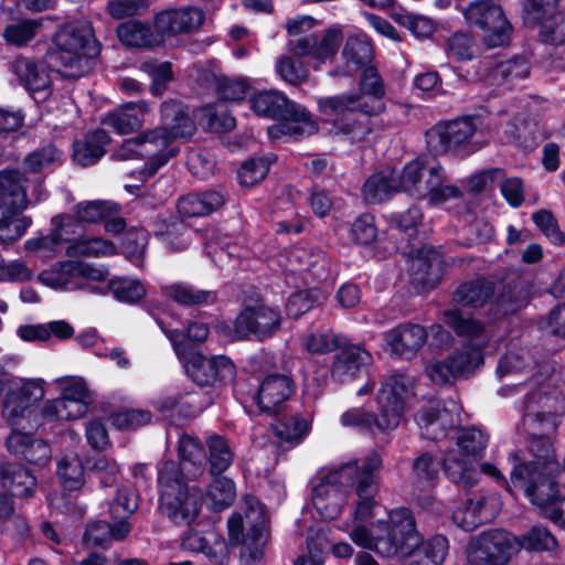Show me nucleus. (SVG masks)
I'll use <instances>...</instances> for the list:
<instances>
[{
	"mask_svg": "<svg viewBox=\"0 0 565 565\" xmlns=\"http://www.w3.org/2000/svg\"><path fill=\"white\" fill-rule=\"evenodd\" d=\"M349 535L356 545L382 557H408L405 565H441L449 547L443 535L424 541L406 508L391 510L386 520H377L370 529L358 524Z\"/></svg>",
	"mask_w": 565,
	"mask_h": 565,
	"instance_id": "nucleus-1",
	"label": "nucleus"
},
{
	"mask_svg": "<svg viewBox=\"0 0 565 565\" xmlns=\"http://www.w3.org/2000/svg\"><path fill=\"white\" fill-rule=\"evenodd\" d=\"M382 457L371 451L361 460H355L329 471L312 489V503L326 520L335 519L347 501V495L354 493L356 499L353 513L354 521L371 519L377 505L379 472Z\"/></svg>",
	"mask_w": 565,
	"mask_h": 565,
	"instance_id": "nucleus-2",
	"label": "nucleus"
},
{
	"mask_svg": "<svg viewBox=\"0 0 565 565\" xmlns=\"http://www.w3.org/2000/svg\"><path fill=\"white\" fill-rule=\"evenodd\" d=\"M359 93H343L318 100L323 120L331 131L343 135L352 142L362 141L372 130L370 117L385 110V85L377 70L363 68Z\"/></svg>",
	"mask_w": 565,
	"mask_h": 565,
	"instance_id": "nucleus-3",
	"label": "nucleus"
},
{
	"mask_svg": "<svg viewBox=\"0 0 565 565\" xmlns=\"http://www.w3.org/2000/svg\"><path fill=\"white\" fill-rule=\"evenodd\" d=\"M411 393L412 381L408 376L402 373L391 374L382 382L377 392V414L363 407H352L341 414L340 424L362 434H387L398 427Z\"/></svg>",
	"mask_w": 565,
	"mask_h": 565,
	"instance_id": "nucleus-4",
	"label": "nucleus"
},
{
	"mask_svg": "<svg viewBox=\"0 0 565 565\" xmlns=\"http://www.w3.org/2000/svg\"><path fill=\"white\" fill-rule=\"evenodd\" d=\"M97 53L92 25L77 21L66 23L55 32L47 57L63 76L77 78L84 74L88 60Z\"/></svg>",
	"mask_w": 565,
	"mask_h": 565,
	"instance_id": "nucleus-5",
	"label": "nucleus"
},
{
	"mask_svg": "<svg viewBox=\"0 0 565 565\" xmlns=\"http://www.w3.org/2000/svg\"><path fill=\"white\" fill-rule=\"evenodd\" d=\"M159 510L178 525H189L198 518L202 507V491L189 487L180 477L177 462L166 460L158 472Z\"/></svg>",
	"mask_w": 565,
	"mask_h": 565,
	"instance_id": "nucleus-6",
	"label": "nucleus"
},
{
	"mask_svg": "<svg viewBox=\"0 0 565 565\" xmlns=\"http://www.w3.org/2000/svg\"><path fill=\"white\" fill-rule=\"evenodd\" d=\"M455 449L445 454L443 468L447 478L462 489L473 487L479 479L476 462L488 447L489 435L477 427H463L456 433Z\"/></svg>",
	"mask_w": 565,
	"mask_h": 565,
	"instance_id": "nucleus-7",
	"label": "nucleus"
},
{
	"mask_svg": "<svg viewBox=\"0 0 565 565\" xmlns=\"http://www.w3.org/2000/svg\"><path fill=\"white\" fill-rule=\"evenodd\" d=\"M158 324L170 340L179 360L185 363L186 372L195 383L205 386L217 382L226 384L234 380L236 369L227 356L206 358L199 352H192L182 331L168 329L161 321Z\"/></svg>",
	"mask_w": 565,
	"mask_h": 565,
	"instance_id": "nucleus-8",
	"label": "nucleus"
},
{
	"mask_svg": "<svg viewBox=\"0 0 565 565\" xmlns=\"http://www.w3.org/2000/svg\"><path fill=\"white\" fill-rule=\"evenodd\" d=\"M398 180L402 191L417 199L428 198L431 204H440L461 195L456 185L446 182L444 170L435 160L417 158L411 161L404 167Z\"/></svg>",
	"mask_w": 565,
	"mask_h": 565,
	"instance_id": "nucleus-9",
	"label": "nucleus"
},
{
	"mask_svg": "<svg viewBox=\"0 0 565 565\" xmlns=\"http://www.w3.org/2000/svg\"><path fill=\"white\" fill-rule=\"evenodd\" d=\"M45 395L42 380H25L11 388L4 397L2 417L12 430L36 431L44 423L36 407Z\"/></svg>",
	"mask_w": 565,
	"mask_h": 565,
	"instance_id": "nucleus-10",
	"label": "nucleus"
},
{
	"mask_svg": "<svg viewBox=\"0 0 565 565\" xmlns=\"http://www.w3.org/2000/svg\"><path fill=\"white\" fill-rule=\"evenodd\" d=\"M561 473L551 469L535 470L531 466H514L511 480L515 487L524 489L530 502L535 505L544 518L557 504L559 497L556 478Z\"/></svg>",
	"mask_w": 565,
	"mask_h": 565,
	"instance_id": "nucleus-11",
	"label": "nucleus"
},
{
	"mask_svg": "<svg viewBox=\"0 0 565 565\" xmlns=\"http://www.w3.org/2000/svg\"><path fill=\"white\" fill-rule=\"evenodd\" d=\"M482 364V344L469 341L457 348L446 359L429 362L425 372L433 383L445 385L473 375Z\"/></svg>",
	"mask_w": 565,
	"mask_h": 565,
	"instance_id": "nucleus-12",
	"label": "nucleus"
},
{
	"mask_svg": "<svg viewBox=\"0 0 565 565\" xmlns=\"http://www.w3.org/2000/svg\"><path fill=\"white\" fill-rule=\"evenodd\" d=\"M462 14L469 25L482 31L483 42L488 47L502 46L509 42L512 25L502 8L494 2L472 1L462 10Z\"/></svg>",
	"mask_w": 565,
	"mask_h": 565,
	"instance_id": "nucleus-13",
	"label": "nucleus"
},
{
	"mask_svg": "<svg viewBox=\"0 0 565 565\" xmlns=\"http://www.w3.org/2000/svg\"><path fill=\"white\" fill-rule=\"evenodd\" d=\"M40 177L28 179L20 171L0 172V217L12 216L42 199Z\"/></svg>",
	"mask_w": 565,
	"mask_h": 565,
	"instance_id": "nucleus-14",
	"label": "nucleus"
},
{
	"mask_svg": "<svg viewBox=\"0 0 565 565\" xmlns=\"http://www.w3.org/2000/svg\"><path fill=\"white\" fill-rule=\"evenodd\" d=\"M565 413V396L556 390L531 392L524 399L523 424L526 429L553 433Z\"/></svg>",
	"mask_w": 565,
	"mask_h": 565,
	"instance_id": "nucleus-15",
	"label": "nucleus"
},
{
	"mask_svg": "<svg viewBox=\"0 0 565 565\" xmlns=\"http://www.w3.org/2000/svg\"><path fill=\"white\" fill-rule=\"evenodd\" d=\"M513 550L509 533L502 530L486 531L467 543L463 565H508Z\"/></svg>",
	"mask_w": 565,
	"mask_h": 565,
	"instance_id": "nucleus-16",
	"label": "nucleus"
},
{
	"mask_svg": "<svg viewBox=\"0 0 565 565\" xmlns=\"http://www.w3.org/2000/svg\"><path fill=\"white\" fill-rule=\"evenodd\" d=\"M108 270L104 267H95L89 264L66 260L54 265L51 269L43 270L39 280L51 288L73 290L84 288L90 292H97L98 288L83 280L103 281L107 278Z\"/></svg>",
	"mask_w": 565,
	"mask_h": 565,
	"instance_id": "nucleus-17",
	"label": "nucleus"
},
{
	"mask_svg": "<svg viewBox=\"0 0 565 565\" xmlns=\"http://www.w3.org/2000/svg\"><path fill=\"white\" fill-rule=\"evenodd\" d=\"M476 130L477 126L470 117L438 122L427 131V143L437 153L461 150L470 153L476 150L470 145Z\"/></svg>",
	"mask_w": 565,
	"mask_h": 565,
	"instance_id": "nucleus-18",
	"label": "nucleus"
},
{
	"mask_svg": "<svg viewBox=\"0 0 565 565\" xmlns=\"http://www.w3.org/2000/svg\"><path fill=\"white\" fill-rule=\"evenodd\" d=\"M343 34L340 29L330 28L320 34H309L288 42V50L298 57L308 56L312 60V67L320 70L321 65L335 56Z\"/></svg>",
	"mask_w": 565,
	"mask_h": 565,
	"instance_id": "nucleus-19",
	"label": "nucleus"
},
{
	"mask_svg": "<svg viewBox=\"0 0 565 565\" xmlns=\"http://www.w3.org/2000/svg\"><path fill=\"white\" fill-rule=\"evenodd\" d=\"M281 324L280 312L271 307L258 305L245 308L236 318L234 332L238 339L270 338Z\"/></svg>",
	"mask_w": 565,
	"mask_h": 565,
	"instance_id": "nucleus-20",
	"label": "nucleus"
},
{
	"mask_svg": "<svg viewBox=\"0 0 565 565\" xmlns=\"http://www.w3.org/2000/svg\"><path fill=\"white\" fill-rule=\"evenodd\" d=\"M451 408L438 399L428 401L417 413L415 420L422 436L429 440L444 438L447 430L455 426L457 406L450 402Z\"/></svg>",
	"mask_w": 565,
	"mask_h": 565,
	"instance_id": "nucleus-21",
	"label": "nucleus"
},
{
	"mask_svg": "<svg viewBox=\"0 0 565 565\" xmlns=\"http://www.w3.org/2000/svg\"><path fill=\"white\" fill-rule=\"evenodd\" d=\"M138 137L141 142L143 156L148 158L145 168L138 172L143 180L156 174L162 166L175 156V151L169 148L172 140L168 131L162 129V127L147 130Z\"/></svg>",
	"mask_w": 565,
	"mask_h": 565,
	"instance_id": "nucleus-22",
	"label": "nucleus"
},
{
	"mask_svg": "<svg viewBox=\"0 0 565 565\" xmlns=\"http://www.w3.org/2000/svg\"><path fill=\"white\" fill-rule=\"evenodd\" d=\"M529 438V455L531 458H525L518 451L511 452L509 459L513 461L514 466H531L536 471L541 469H551V471H558L559 465L556 460L555 449L548 437L550 433H535L526 429Z\"/></svg>",
	"mask_w": 565,
	"mask_h": 565,
	"instance_id": "nucleus-23",
	"label": "nucleus"
},
{
	"mask_svg": "<svg viewBox=\"0 0 565 565\" xmlns=\"http://www.w3.org/2000/svg\"><path fill=\"white\" fill-rule=\"evenodd\" d=\"M204 12L196 7L168 9L157 14L154 26L162 36L198 30L204 22Z\"/></svg>",
	"mask_w": 565,
	"mask_h": 565,
	"instance_id": "nucleus-24",
	"label": "nucleus"
},
{
	"mask_svg": "<svg viewBox=\"0 0 565 565\" xmlns=\"http://www.w3.org/2000/svg\"><path fill=\"white\" fill-rule=\"evenodd\" d=\"M341 55L344 64L331 71V76H352L365 68L373 58L374 50L366 35L356 34L345 40Z\"/></svg>",
	"mask_w": 565,
	"mask_h": 565,
	"instance_id": "nucleus-25",
	"label": "nucleus"
},
{
	"mask_svg": "<svg viewBox=\"0 0 565 565\" xmlns=\"http://www.w3.org/2000/svg\"><path fill=\"white\" fill-rule=\"evenodd\" d=\"M9 70L30 93L42 94V98L50 94L51 77L43 63L18 56L9 63Z\"/></svg>",
	"mask_w": 565,
	"mask_h": 565,
	"instance_id": "nucleus-26",
	"label": "nucleus"
},
{
	"mask_svg": "<svg viewBox=\"0 0 565 565\" xmlns=\"http://www.w3.org/2000/svg\"><path fill=\"white\" fill-rule=\"evenodd\" d=\"M291 393L292 382L288 376L271 374L260 383L256 402L262 412L276 415L285 409Z\"/></svg>",
	"mask_w": 565,
	"mask_h": 565,
	"instance_id": "nucleus-27",
	"label": "nucleus"
},
{
	"mask_svg": "<svg viewBox=\"0 0 565 565\" xmlns=\"http://www.w3.org/2000/svg\"><path fill=\"white\" fill-rule=\"evenodd\" d=\"M35 431L12 430L6 440L7 449L30 463L45 466L52 457L50 445L43 439L33 438Z\"/></svg>",
	"mask_w": 565,
	"mask_h": 565,
	"instance_id": "nucleus-28",
	"label": "nucleus"
},
{
	"mask_svg": "<svg viewBox=\"0 0 565 565\" xmlns=\"http://www.w3.org/2000/svg\"><path fill=\"white\" fill-rule=\"evenodd\" d=\"M384 338L394 354L411 360L425 344L427 332L420 324L404 323L387 331Z\"/></svg>",
	"mask_w": 565,
	"mask_h": 565,
	"instance_id": "nucleus-29",
	"label": "nucleus"
},
{
	"mask_svg": "<svg viewBox=\"0 0 565 565\" xmlns=\"http://www.w3.org/2000/svg\"><path fill=\"white\" fill-rule=\"evenodd\" d=\"M178 454L180 462L177 463L181 478L196 480L206 470V454L198 439L190 435L179 438Z\"/></svg>",
	"mask_w": 565,
	"mask_h": 565,
	"instance_id": "nucleus-30",
	"label": "nucleus"
},
{
	"mask_svg": "<svg viewBox=\"0 0 565 565\" xmlns=\"http://www.w3.org/2000/svg\"><path fill=\"white\" fill-rule=\"evenodd\" d=\"M372 361V354L363 347H347L335 354L331 376L340 383L350 382Z\"/></svg>",
	"mask_w": 565,
	"mask_h": 565,
	"instance_id": "nucleus-31",
	"label": "nucleus"
},
{
	"mask_svg": "<svg viewBox=\"0 0 565 565\" xmlns=\"http://www.w3.org/2000/svg\"><path fill=\"white\" fill-rule=\"evenodd\" d=\"M149 113L146 102H130L107 114L103 124L113 128L117 134L125 135L141 128L147 121Z\"/></svg>",
	"mask_w": 565,
	"mask_h": 565,
	"instance_id": "nucleus-32",
	"label": "nucleus"
},
{
	"mask_svg": "<svg viewBox=\"0 0 565 565\" xmlns=\"http://www.w3.org/2000/svg\"><path fill=\"white\" fill-rule=\"evenodd\" d=\"M250 504V513L253 514L252 534H247L242 541L241 556L245 565H252L262 559L264 555V546L266 542L265 534V515L263 507L258 500L247 501Z\"/></svg>",
	"mask_w": 565,
	"mask_h": 565,
	"instance_id": "nucleus-33",
	"label": "nucleus"
},
{
	"mask_svg": "<svg viewBox=\"0 0 565 565\" xmlns=\"http://www.w3.org/2000/svg\"><path fill=\"white\" fill-rule=\"evenodd\" d=\"M0 484L12 495L28 498L36 489V478L19 463H6L0 467Z\"/></svg>",
	"mask_w": 565,
	"mask_h": 565,
	"instance_id": "nucleus-34",
	"label": "nucleus"
},
{
	"mask_svg": "<svg viewBox=\"0 0 565 565\" xmlns=\"http://www.w3.org/2000/svg\"><path fill=\"white\" fill-rule=\"evenodd\" d=\"M316 131V125L309 113L298 110L290 118L278 121L268 127L267 134L271 140H298L305 136H310Z\"/></svg>",
	"mask_w": 565,
	"mask_h": 565,
	"instance_id": "nucleus-35",
	"label": "nucleus"
},
{
	"mask_svg": "<svg viewBox=\"0 0 565 565\" xmlns=\"http://www.w3.org/2000/svg\"><path fill=\"white\" fill-rule=\"evenodd\" d=\"M162 129L168 131L171 140L189 138L195 131L194 121L188 116L183 106L174 100L164 102L161 106Z\"/></svg>",
	"mask_w": 565,
	"mask_h": 565,
	"instance_id": "nucleus-36",
	"label": "nucleus"
},
{
	"mask_svg": "<svg viewBox=\"0 0 565 565\" xmlns=\"http://www.w3.org/2000/svg\"><path fill=\"white\" fill-rule=\"evenodd\" d=\"M119 41L130 47H152L162 42V36L150 24L139 20H129L117 28Z\"/></svg>",
	"mask_w": 565,
	"mask_h": 565,
	"instance_id": "nucleus-37",
	"label": "nucleus"
},
{
	"mask_svg": "<svg viewBox=\"0 0 565 565\" xmlns=\"http://www.w3.org/2000/svg\"><path fill=\"white\" fill-rule=\"evenodd\" d=\"M224 195L220 191L207 190L189 193L178 201V211L183 216L195 217L213 213L224 204Z\"/></svg>",
	"mask_w": 565,
	"mask_h": 565,
	"instance_id": "nucleus-38",
	"label": "nucleus"
},
{
	"mask_svg": "<svg viewBox=\"0 0 565 565\" xmlns=\"http://www.w3.org/2000/svg\"><path fill=\"white\" fill-rule=\"evenodd\" d=\"M109 141L108 134L103 129L88 132L73 143V160L82 167L95 164L105 154Z\"/></svg>",
	"mask_w": 565,
	"mask_h": 565,
	"instance_id": "nucleus-39",
	"label": "nucleus"
},
{
	"mask_svg": "<svg viewBox=\"0 0 565 565\" xmlns=\"http://www.w3.org/2000/svg\"><path fill=\"white\" fill-rule=\"evenodd\" d=\"M494 296V284L484 278H478L458 286L452 295L456 303L470 308L491 306Z\"/></svg>",
	"mask_w": 565,
	"mask_h": 565,
	"instance_id": "nucleus-40",
	"label": "nucleus"
},
{
	"mask_svg": "<svg viewBox=\"0 0 565 565\" xmlns=\"http://www.w3.org/2000/svg\"><path fill=\"white\" fill-rule=\"evenodd\" d=\"M249 104L255 114L271 119L292 115L294 109V105L289 103L286 96L275 89L255 94L249 99Z\"/></svg>",
	"mask_w": 565,
	"mask_h": 565,
	"instance_id": "nucleus-41",
	"label": "nucleus"
},
{
	"mask_svg": "<svg viewBox=\"0 0 565 565\" xmlns=\"http://www.w3.org/2000/svg\"><path fill=\"white\" fill-rule=\"evenodd\" d=\"M399 180L394 177V171L386 169L373 173L363 185V199L367 203H381L399 191Z\"/></svg>",
	"mask_w": 565,
	"mask_h": 565,
	"instance_id": "nucleus-42",
	"label": "nucleus"
},
{
	"mask_svg": "<svg viewBox=\"0 0 565 565\" xmlns=\"http://www.w3.org/2000/svg\"><path fill=\"white\" fill-rule=\"evenodd\" d=\"M162 290L163 295L182 306L210 305L216 300L214 291L200 289L186 282L167 285Z\"/></svg>",
	"mask_w": 565,
	"mask_h": 565,
	"instance_id": "nucleus-43",
	"label": "nucleus"
},
{
	"mask_svg": "<svg viewBox=\"0 0 565 565\" xmlns=\"http://www.w3.org/2000/svg\"><path fill=\"white\" fill-rule=\"evenodd\" d=\"M89 405L62 397L45 402L41 417L46 422L75 420L88 412Z\"/></svg>",
	"mask_w": 565,
	"mask_h": 565,
	"instance_id": "nucleus-44",
	"label": "nucleus"
},
{
	"mask_svg": "<svg viewBox=\"0 0 565 565\" xmlns=\"http://www.w3.org/2000/svg\"><path fill=\"white\" fill-rule=\"evenodd\" d=\"M73 227H78L75 220L71 216L61 218L57 228L47 236L28 239L24 243L25 249L34 252H56L63 243L72 242L70 233H74Z\"/></svg>",
	"mask_w": 565,
	"mask_h": 565,
	"instance_id": "nucleus-45",
	"label": "nucleus"
},
{
	"mask_svg": "<svg viewBox=\"0 0 565 565\" xmlns=\"http://www.w3.org/2000/svg\"><path fill=\"white\" fill-rule=\"evenodd\" d=\"M439 473V461L430 452H424L416 457L412 467V484L415 490H430Z\"/></svg>",
	"mask_w": 565,
	"mask_h": 565,
	"instance_id": "nucleus-46",
	"label": "nucleus"
},
{
	"mask_svg": "<svg viewBox=\"0 0 565 565\" xmlns=\"http://www.w3.org/2000/svg\"><path fill=\"white\" fill-rule=\"evenodd\" d=\"M526 302L527 294L523 288L516 284L509 285L499 294H494L489 311L493 317L505 316L519 311Z\"/></svg>",
	"mask_w": 565,
	"mask_h": 565,
	"instance_id": "nucleus-47",
	"label": "nucleus"
},
{
	"mask_svg": "<svg viewBox=\"0 0 565 565\" xmlns=\"http://www.w3.org/2000/svg\"><path fill=\"white\" fill-rule=\"evenodd\" d=\"M115 254V244L100 237L72 238L71 244L66 247V255L70 257H106Z\"/></svg>",
	"mask_w": 565,
	"mask_h": 565,
	"instance_id": "nucleus-48",
	"label": "nucleus"
},
{
	"mask_svg": "<svg viewBox=\"0 0 565 565\" xmlns=\"http://www.w3.org/2000/svg\"><path fill=\"white\" fill-rule=\"evenodd\" d=\"M209 448L210 473L218 476L226 471L234 460V452L228 441L218 435H212L206 439Z\"/></svg>",
	"mask_w": 565,
	"mask_h": 565,
	"instance_id": "nucleus-49",
	"label": "nucleus"
},
{
	"mask_svg": "<svg viewBox=\"0 0 565 565\" xmlns=\"http://www.w3.org/2000/svg\"><path fill=\"white\" fill-rule=\"evenodd\" d=\"M43 19H23L8 24L2 31V38L7 44L17 47L25 46L41 30Z\"/></svg>",
	"mask_w": 565,
	"mask_h": 565,
	"instance_id": "nucleus-50",
	"label": "nucleus"
},
{
	"mask_svg": "<svg viewBox=\"0 0 565 565\" xmlns=\"http://www.w3.org/2000/svg\"><path fill=\"white\" fill-rule=\"evenodd\" d=\"M236 498V487L232 479L215 476L206 490V500L214 511L227 509Z\"/></svg>",
	"mask_w": 565,
	"mask_h": 565,
	"instance_id": "nucleus-51",
	"label": "nucleus"
},
{
	"mask_svg": "<svg viewBox=\"0 0 565 565\" xmlns=\"http://www.w3.org/2000/svg\"><path fill=\"white\" fill-rule=\"evenodd\" d=\"M271 428L275 435L285 443L296 446L303 440L309 431L308 422L298 415L278 418Z\"/></svg>",
	"mask_w": 565,
	"mask_h": 565,
	"instance_id": "nucleus-52",
	"label": "nucleus"
},
{
	"mask_svg": "<svg viewBox=\"0 0 565 565\" xmlns=\"http://www.w3.org/2000/svg\"><path fill=\"white\" fill-rule=\"evenodd\" d=\"M530 65L524 57L514 58L498 63L488 76L497 84L513 85L516 81L525 78L529 75Z\"/></svg>",
	"mask_w": 565,
	"mask_h": 565,
	"instance_id": "nucleus-53",
	"label": "nucleus"
},
{
	"mask_svg": "<svg viewBox=\"0 0 565 565\" xmlns=\"http://www.w3.org/2000/svg\"><path fill=\"white\" fill-rule=\"evenodd\" d=\"M114 298L120 302L134 305L139 302L147 294L143 284L131 277H116L108 284Z\"/></svg>",
	"mask_w": 565,
	"mask_h": 565,
	"instance_id": "nucleus-54",
	"label": "nucleus"
},
{
	"mask_svg": "<svg viewBox=\"0 0 565 565\" xmlns=\"http://www.w3.org/2000/svg\"><path fill=\"white\" fill-rule=\"evenodd\" d=\"M183 550L204 553L214 564L225 565L227 562L226 547L223 543L209 546L204 536L198 532H188L181 541Z\"/></svg>",
	"mask_w": 565,
	"mask_h": 565,
	"instance_id": "nucleus-55",
	"label": "nucleus"
},
{
	"mask_svg": "<svg viewBox=\"0 0 565 565\" xmlns=\"http://www.w3.org/2000/svg\"><path fill=\"white\" fill-rule=\"evenodd\" d=\"M63 152L53 145H47L31 152L24 159V168L29 172L40 173L62 163Z\"/></svg>",
	"mask_w": 565,
	"mask_h": 565,
	"instance_id": "nucleus-56",
	"label": "nucleus"
},
{
	"mask_svg": "<svg viewBox=\"0 0 565 565\" xmlns=\"http://www.w3.org/2000/svg\"><path fill=\"white\" fill-rule=\"evenodd\" d=\"M57 476L62 486L70 491L83 487L84 467L78 457L63 458L57 463Z\"/></svg>",
	"mask_w": 565,
	"mask_h": 565,
	"instance_id": "nucleus-57",
	"label": "nucleus"
},
{
	"mask_svg": "<svg viewBox=\"0 0 565 565\" xmlns=\"http://www.w3.org/2000/svg\"><path fill=\"white\" fill-rule=\"evenodd\" d=\"M446 52L457 61H471L478 53V45L470 34L456 32L447 40Z\"/></svg>",
	"mask_w": 565,
	"mask_h": 565,
	"instance_id": "nucleus-58",
	"label": "nucleus"
},
{
	"mask_svg": "<svg viewBox=\"0 0 565 565\" xmlns=\"http://www.w3.org/2000/svg\"><path fill=\"white\" fill-rule=\"evenodd\" d=\"M444 320L458 335L478 337L483 331L481 322L465 316L459 309L446 310L444 312Z\"/></svg>",
	"mask_w": 565,
	"mask_h": 565,
	"instance_id": "nucleus-59",
	"label": "nucleus"
},
{
	"mask_svg": "<svg viewBox=\"0 0 565 565\" xmlns=\"http://www.w3.org/2000/svg\"><path fill=\"white\" fill-rule=\"evenodd\" d=\"M202 120L209 130L215 132L230 131L236 125L235 118L223 104L205 107Z\"/></svg>",
	"mask_w": 565,
	"mask_h": 565,
	"instance_id": "nucleus-60",
	"label": "nucleus"
},
{
	"mask_svg": "<svg viewBox=\"0 0 565 565\" xmlns=\"http://www.w3.org/2000/svg\"><path fill=\"white\" fill-rule=\"evenodd\" d=\"M117 211V205L107 201H89L76 206V220L81 223H96Z\"/></svg>",
	"mask_w": 565,
	"mask_h": 565,
	"instance_id": "nucleus-61",
	"label": "nucleus"
},
{
	"mask_svg": "<svg viewBox=\"0 0 565 565\" xmlns=\"http://www.w3.org/2000/svg\"><path fill=\"white\" fill-rule=\"evenodd\" d=\"M86 468L98 477L102 487L115 484L120 472L119 465L105 456L87 459Z\"/></svg>",
	"mask_w": 565,
	"mask_h": 565,
	"instance_id": "nucleus-62",
	"label": "nucleus"
},
{
	"mask_svg": "<svg viewBox=\"0 0 565 565\" xmlns=\"http://www.w3.org/2000/svg\"><path fill=\"white\" fill-rule=\"evenodd\" d=\"M270 163L269 158H253L245 161L237 171L239 183L252 186L262 181L268 173Z\"/></svg>",
	"mask_w": 565,
	"mask_h": 565,
	"instance_id": "nucleus-63",
	"label": "nucleus"
},
{
	"mask_svg": "<svg viewBox=\"0 0 565 565\" xmlns=\"http://www.w3.org/2000/svg\"><path fill=\"white\" fill-rule=\"evenodd\" d=\"M294 56H281L276 62V72L287 83L297 85L308 77V70L303 63Z\"/></svg>",
	"mask_w": 565,
	"mask_h": 565,
	"instance_id": "nucleus-64",
	"label": "nucleus"
}]
</instances>
